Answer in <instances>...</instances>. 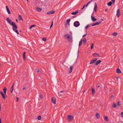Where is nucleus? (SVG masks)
<instances>
[{
    "mask_svg": "<svg viewBox=\"0 0 123 123\" xmlns=\"http://www.w3.org/2000/svg\"><path fill=\"white\" fill-rule=\"evenodd\" d=\"M93 56L94 57H99V54L98 53H94L93 55Z\"/></svg>",
    "mask_w": 123,
    "mask_h": 123,
    "instance_id": "obj_18",
    "label": "nucleus"
},
{
    "mask_svg": "<svg viewBox=\"0 0 123 123\" xmlns=\"http://www.w3.org/2000/svg\"><path fill=\"white\" fill-rule=\"evenodd\" d=\"M68 119L69 121H72L73 119V117L71 115H68L67 116Z\"/></svg>",
    "mask_w": 123,
    "mask_h": 123,
    "instance_id": "obj_5",
    "label": "nucleus"
},
{
    "mask_svg": "<svg viewBox=\"0 0 123 123\" xmlns=\"http://www.w3.org/2000/svg\"><path fill=\"white\" fill-rule=\"evenodd\" d=\"M0 93L2 95V97L4 99H5V97L3 92H2L1 91L0 92Z\"/></svg>",
    "mask_w": 123,
    "mask_h": 123,
    "instance_id": "obj_19",
    "label": "nucleus"
},
{
    "mask_svg": "<svg viewBox=\"0 0 123 123\" xmlns=\"http://www.w3.org/2000/svg\"><path fill=\"white\" fill-rule=\"evenodd\" d=\"M13 27L12 28V29L13 31L15 32L16 33H17L18 31V30L16 29L17 28V26L15 24L14 25H13Z\"/></svg>",
    "mask_w": 123,
    "mask_h": 123,
    "instance_id": "obj_3",
    "label": "nucleus"
},
{
    "mask_svg": "<svg viewBox=\"0 0 123 123\" xmlns=\"http://www.w3.org/2000/svg\"><path fill=\"white\" fill-rule=\"evenodd\" d=\"M116 71H117V73H118V74L121 73V70L118 68L117 69Z\"/></svg>",
    "mask_w": 123,
    "mask_h": 123,
    "instance_id": "obj_24",
    "label": "nucleus"
},
{
    "mask_svg": "<svg viewBox=\"0 0 123 123\" xmlns=\"http://www.w3.org/2000/svg\"><path fill=\"white\" fill-rule=\"evenodd\" d=\"M37 119L38 120H40L41 119V116H39L37 118Z\"/></svg>",
    "mask_w": 123,
    "mask_h": 123,
    "instance_id": "obj_35",
    "label": "nucleus"
},
{
    "mask_svg": "<svg viewBox=\"0 0 123 123\" xmlns=\"http://www.w3.org/2000/svg\"><path fill=\"white\" fill-rule=\"evenodd\" d=\"M83 42L84 43V44H85L86 42V39L85 38H84L83 40Z\"/></svg>",
    "mask_w": 123,
    "mask_h": 123,
    "instance_id": "obj_29",
    "label": "nucleus"
},
{
    "mask_svg": "<svg viewBox=\"0 0 123 123\" xmlns=\"http://www.w3.org/2000/svg\"><path fill=\"white\" fill-rule=\"evenodd\" d=\"M97 59V58H94L92 60L90 63V64H91L94 63Z\"/></svg>",
    "mask_w": 123,
    "mask_h": 123,
    "instance_id": "obj_6",
    "label": "nucleus"
},
{
    "mask_svg": "<svg viewBox=\"0 0 123 123\" xmlns=\"http://www.w3.org/2000/svg\"><path fill=\"white\" fill-rule=\"evenodd\" d=\"M112 35L113 36L115 37L117 35V33L116 32H114L112 34Z\"/></svg>",
    "mask_w": 123,
    "mask_h": 123,
    "instance_id": "obj_31",
    "label": "nucleus"
},
{
    "mask_svg": "<svg viewBox=\"0 0 123 123\" xmlns=\"http://www.w3.org/2000/svg\"><path fill=\"white\" fill-rule=\"evenodd\" d=\"M111 1H112V2L111 1L107 3V5L108 6H111V5L112 3H114L115 2V0H111Z\"/></svg>",
    "mask_w": 123,
    "mask_h": 123,
    "instance_id": "obj_7",
    "label": "nucleus"
},
{
    "mask_svg": "<svg viewBox=\"0 0 123 123\" xmlns=\"http://www.w3.org/2000/svg\"><path fill=\"white\" fill-rule=\"evenodd\" d=\"M18 19L22 21L23 19H22V18L21 17V16L20 15H19L18 16Z\"/></svg>",
    "mask_w": 123,
    "mask_h": 123,
    "instance_id": "obj_25",
    "label": "nucleus"
},
{
    "mask_svg": "<svg viewBox=\"0 0 123 123\" xmlns=\"http://www.w3.org/2000/svg\"><path fill=\"white\" fill-rule=\"evenodd\" d=\"M82 39H81L80 40V42H79V47L81 45V44H82Z\"/></svg>",
    "mask_w": 123,
    "mask_h": 123,
    "instance_id": "obj_28",
    "label": "nucleus"
},
{
    "mask_svg": "<svg viewBox=\"0 0 123 123\" xmlns=\"http://www.w3.org/2000/svg\"><path fill=\"white\" fill-rule=\"evenodd\" d=\"M117 13L116 14V15L117 17L118 18L119 16H120V9H118L117 11Z\"/></svg>",
    "mask_w": 123,
    "mask_h": 123,
    "instance_id": "obj_9",
    "label": "nucleus"
},
{
    "mask_svg": "<svg viewBox=\"0 0 123 123\" xmlns=\"http://www.w3.org/2000/svg\"><path fill=\"white\" fill-rule=\"evenodd\" d=\"M114 97V96H113V95H112L111 96V98H113V97Z\"/></svg>",
    "mask_w": 123,
    "mask_h": 123,
    "instance_id": "obj_50",
    "label": "nucleus"
},
{
    "mask_svg": "<svg viewBox=\"0 0 123 123\" xmlns=\"http://www.w3.org/2000/svg\"><path fill=\"white\" fill-rule=\"evenodd\" d=\"M16 33L18 35H19V33L18 31V32H17Z\"/></svg>",
    "mask_w": 123,
    "mask_h": 123,
    "instance_id": "obj_52",
    "label": "nucleus"
},
{
    "mask_svg": "<svg viewBox=\"0 0 123 123\" xmlns=\"http://www.w3.org/2000/svg\"><path fill=\"white\" fill-rule=\"evenodd\" d=\"M107 11V9H105V11Z\"/></svg>",
    "mask_w": 123,
    "mask_h": 123,
    "instance_id": "obj_53",
    "label": "nucleus"
},
{
    "mask_svg": "<svg viewBox=\"0 0 123 123\" xmlns=\"http://www.w3.org/2000/svg\"><path fill=\"white\" fill-rule=\"evenodd\" d=\"M27 0V1L28 2V0Z\"/></svg>",
    "mask_w": 123,
    "mask_h": 123,
    "instance_id": "obj_56",
    "label": "nucleus"
},
{
    "mask_svg": "<svg viewBox=\"0 0 123 123\" xmlns=\"http://www.w3.org/2000/svg\"><path fill=\"white\" fill-rule=\"evenodd\" d=\"M64 37H66L67 38L68 40L69 41L72 42L73 41L72 40V34H66L64 36Z\"/></svg>",
    "mask_w": 123,
    "mask_h": 123,
    "instance_id": "obj_1",
    "label": "nucleus"
},
{
    "mask_svg": "<svg viewBox=\"0 0 123 123\" xmlns=\"http://www.w3.org/2000/svg\"><path fill=\"white\" fill-rule=\"evenodd\" d=\"M112 107L114 108H116L117 106L116 104L113 103L112 105Z\"/></svg>",
    "mask_w": 123,
    "mask_h": 123,
    "instance_id": "obj_32",
    "label": "nucleus"
},
{
    "mask_svg": "<svg viewBox=\"0 0 123 123\" xmlns=\"http://www.w3.org/2000/svg\"><path fill=\"white\" fill-rule=\"evenodd\" d=\"M85 6H86V5H85L83 6V7L81 9H82V10L83 9H84V8H85Z\"/></svg>",
    "mask_w": 123,
    "mask_h": 123,
    "instance_id": "obj_43",
    "label": "nucleus"
},
{
    "mask_svg": "<svg viewBox=\"0 0 123 123\" xmlns=\"http://www.w3.org/2000/svg\"><path fill=\"white\" fill-rule=\"evenodd\" d=\"M80 25V23L78 21H76L74 23V25L76 27H78Z\"/></svg>",
    "mask_w": 123,
    "mask_h": 123,
    "instance_id": "obj_4",
    "label": "nucleus"
},
{
    "mask_svg": "<svg viewBox=\"0 0 123 123\" xmlns=\"http://www.w3.org/2000/svg\"><path fill=\"white\" fill-rule=\"evenodd\" d=\"M101 22V21L96 22L94 23L92 25V26L97 25L100 24Z\"/></svg>",
    "mask_w": 123,
    "mask_h": 123,
    "instance_id": "obj_10",
    "label": "nucleus"
},
{
    "mask_svg": "<svg viewBox=\"0 0 123 123\" xmlns=\"http://www.w3.org/2000/svg\"><path fill=\"white\" fill-rule=\"evenodd\" d=\"M51 101L54 104H55L56 99L55 97H53L51 98Z\"/></svg>",
    "mask_w": 123,
    "mask_h": 123,
    "instance_id": "obj_8",
    "label": "nucleus"
},
{
    "mask_svg": "<svg viewBox=\"0 0 123 123\" xmlns=\"http://www.w3.org/2000/svg\"><path fill=\"white\" fill-rule=\"evenodd\" d=\"M86 35V34H84V35H83V37H85V36Z\"/></svg>",
    "mask_w": 123,
    "mask_h": 123,
    "instance_id": "obj_46",
    "label": "nucleus"
},
{
    "mask_svg": "<svg viewBox=\"0 0 123 123\" xmlns=\"http://www.w3.org/2000/svg\"><path fill=\"white\" fill-rule=\"evenodd\" d=\"M36 10L37 11L40 12L42 10V9L41 8H40L39 7H37L36 8Z\"/></svg>",
    "mask_w": 123,
    "mask_h": 123,
    "instance_id": "obj_26",
    "label": "nucleus"
},
{
    "mask_svg": "<svg viewBox=\"0 0 123 123\" xmlns=\"http://www.w3.org/2000/svg\"><path fill=\"white\" fill-rule=\"evenodd\" d=\"M6 7L8 13L9 14H11V12L10 11L8 6H6Z\"/></svg>",
    "mask_w": 123,
    "mask_h": 123,
    "instance_id": "obj_12",
    "label": "nucleus"
},
{
    "mask_svg": "<svg viewBox=\"0 0 123 123\" xmlns=\"http://www.w3.org/2000/svg\"><path fill=\"white\" fill-rule=\"evenodd\" d=\"M16 22H18V21L17 20V19H16Z\"/></svg>",
    "mask_w": 123,
    "mask_h": 123,
    "instance_id": "obj_54",
    "label": "nucleus"
},
{
    "mask_svg": "<svg viewBox=\"0 0 123 123\" xmlns=\"http://www.w3.org/2000/svg\"><path fill=\"white\" fill-rule=\"evenodd\" d=\"M91 19L92 20L93 22L97 20L95 18L93 17L92 16H91Z\"/></svg>",
    "mask_w": 123,
    "mask_h": 123,
    "instance_id": "obj_22",
    "label": "nucleus"
},
{
    "mask_svg": "<svg viewBox=\"0 0 123 123\" xmlns=\"http://www.w3.org/2000/svg\"><path fill=\"white\" fill-rule=\"evenodd\" d=\"M89 4H88L87 3L86 5L85 6L86 7H87L88 6Z\"/></svg>",
    "mask_w": 123,
    "mask_h": 123,
    "instance_id": "obj_45",
    "label": "nucleus"
},
{
    "mask_svg": "<svg viewBox=\"0 0 123 123\" xmlns=\"http://www.w3.org/2000/svg\"><path fill=\"white\" fill-rule=\"evenodd\" d=\"M105 120L107 121H109V119L107 117H105Z\"/></svg>",
    "mask_w": 123,
    "mask_h": 123,
    "instance_id": "obj_33",
    "label": "nucleus"
},
{
    "mask_svg": "<svg viewBox=\"0 0 123 123\" xmlns=\"http://www.w3.org/2000/svg\"><path fill=\"white\" fill-rule=\"evenodd\" d=\"M26 89V88L25 87H23V90H25V89Z\"/></svg>",
    "mask_w": 123,
    "mask_h": 123,
    "instance_id": "obj_48",
    "label": "nucleus"
},
{
    "mask_svg": "<svg viewBox=\"0 0 123 123\" xmlns=\"http://www.w3.org/2000/svg\"><path fill=\"white\" fill-rule=\"evenodd\" d=\"M89 25H87L85 27V29H87V28H88V27H89Z\"/></svg>",
    "mask_w": 123,
    "mask_h": 123,
    "instance_id": "obj_40",
    "label": "nucleus"
},
{
    "mask_svg": "<svg viewBox=\"0 0 123 123\" xmlns=\"http://www.w3.org/2000/svg\"><path fill=\"white\" fill-rule=\"evenodd\" d=\"M6 20L7 22L10 25L12 26L13 25L15 24V22H12L11 20V19H9V18H6Z\"/></svg>",
    "mask_w": 123,
    "mask_h": 123,
    "instance_id": "obj_2",
    "label": "nucleus"
},
{
    "mask_svg": "<svg viewBox=\"0 0 123 123\" xmlns=\"http://www.w3.org/2000/svg\"><path fill=\"white\" fill-rule=\"evenodd\" d=\"M26 53V52H24L23 53V60L24 61L26 59V57L25 56V54Z\"/></svg>",
    "mask_w": 123,
    "mask_h": 123,
    "instance_id": "obj_20",
    "label": "nucleus"
},
{
    "mask_svg": "<svg viewBox=\"0 0 123 123\" xmlns=\"http://www.w3.org/2000/svg\"><path fill=\"white\" fill-rule=\"evenodd\" d=\"M53 21H52V22L50 26V28H51L52 27V26H53Z\"/></svg>",
    "mask_w": 123,
    "mask_h": 123,
    "instance_id": "obj_39",
    "label": "nucleus"
},
{
    "mask_svg": "<svg viewBox=\"0 0 123 123\" xmlns=\"http://www.w3.org/2000/svg\"><path fill=\"white\" fill-rule=\"evenodd\" d=\"M78 10H76L75 11L72 12L71 13V14L73 15H75L77 13H78Z\"/></svg>",
    "mask_w": 123,
    "mask_h": 123,
    "instance_id": "obj_17",
    "label": "nucleus"
},
{
    "mask_svg": "<svg viewBox=\"0 0 123 123\" xmlns=\"http://www.w3.org/2000/svg\"><path fill=\"white\" fill-rule=\"evenodd\" d=\"M64 91H63V90H62L60 92V93H62V92H63Z\"/></svg>",
    "mask_w": 123,
    "mask_h": 123,
    "instance_id": "obj_51",
    "label": "nucleus"
},
{
    "mask_svg": "<svg viewBox=\"0 0 123 123\" xmlns=\"http://www.w3.org/2000/svg\"><path fill=\"white\" fill-rule=\"evenodd\" d=\"M74 68V66H73V65L70 66V71L69 72V73H70L72 72L73 69Z\"/></svg>",
    "mask_w": 123,
    "mask_h": 123,
    "instance_id": "obj_11",
    "label": "nucleus"
},
{
    "mask_svg": "<svg viewBox=\"0 0 123 123\" xmlns=\"http://www.w3.org/2000/svg\"><path fill=\"white\" fill-rule=\"evenodd\" d=\"M42 40L43 41H45L46 40V39L45 38H42Z\"/></svg>",
    "mask_w": 123,
    "mask_h": 123,
    "instance_id": "obj_38",
    "label": "nucleus"
},
{
    "mask_svg": "<svg viewBox=\"0 0 123 123\" xmlns=\"http://www.w3.org/2000/svg\"><path fill=\"white\" fill-rule=\"evenodd\" d=\"M3 90L5 94L6 95L7 90L6 88V87H5L3 89Z\"/></svg>",
    "mask_w": 123,
    "mask_h": 123,
    "instance_id": "obj_21",
    "label": "nucleus"
},
{
    "mask_svg": "<svg viewBox=\"0 0 123 123\" xmlns=\"http://www.w3.org/2000/svg\"><path fill=\"white\" fill-rule=\"evenodd\" d=\"M96 116L97 119H99L100 117V115L98 113H96Z\"/></svg>",
    "mask_w": 123,
    "mask_h": 123,
    "instance_id": "obj_23",
    "label": "nucleus"
},
{
    "mask_svg": "<svg viewBox=\"0 0 123 123\" xmlns=\"http://www.w3.org/2000/svg\"><path fill=\"white\" fill-rule=\"evenodd\" d=\"M55 13L54 11H50L49 12H47V14H53Z\"/></svg>",
    "mask_w": 123,
    "mask_h": 123,
    "instance_id": "obj_13",
    "label": "nucleus"
},
{
    "mask_svg": "<svg viewBox=\"0 0 123 123\" xmlns=\"http://www.w3.org/2000/svg\"><path fill=\"white\" fill-rule=\"evenodd\" d=\"M92 0H91L90 1H89L87 3L89 4L92 2Z\"/></svg>",
    "mask_w": 123,
    "mask_h": 123,
    "instance_id": "obj_42",
    "label": "nucleus"
},
{
    "mask_svg": "<svg viewBox=\"0 0 123 123\" xmlns=\"http://www.w3.org/2000/svg\"><path fill=\"white\" fill-rule=\"evenodd\" d=\"M121 116L122 117H123V112H122L121 113Z\"/></svg>",
    "mask_w": 123,
    "mask_h": 123,
    "instance_id": "obj_44",
    "label": "nucleus"
},
{
    "mask_svg": "<svg viewBox=\"0 0 123 123\" xmlns=\"http://www.w3.org/2000/svg\"><path fill=\"white\" fill-rule=\"evenodd\" d=\"M120 101H118L117 103V105L118 106H120L121 105V104H120Z\"/></svg>",
    "mask_w": 123,
    "mask_h": 123,
    "instance_id": "obj_34",
    "label": "nucleus"
},
{
    "mask_svg": "<svg viewBox=\"0 0 123 123\" xmlns=\"http://www.w3.org/2000/svg\"><path fill=\"white\" fill-rule=\"evenodd\" d=\"M97 5L96 2H95V6L94 8V11L95 12H96V11L97 9Z\"/></svg>",
    "mask_w": 123,
    "mask_h": 123,
    "instance_id": "obj_14",
    "label": "nucleus"
},
{
    "mask_svg": "<svg viewBox=\"0 0 123 123\" xmlns=\"http://www.w3.org/2000/svg\"><path fill=\"white\" fill-rule=\"evenodd\" d=\"M93 43H92L91 44V49H92L93 48Z\"/></svg>",
    "mask_w": 123,
    "mask_h": 123,
    "instance_id": "obj_36",
    "label": "nucleus"
},
{
    "mask_svg": "<svg viewBox=\"0 0 123 123\" xmlns=\"http://www.w3.org/2000/svg\"><path fill=\"white\" fill-rule=\"evenodd\" d=\"M37 72H40V71H39V69H37Z\"/></svg>",
    "mask_w": 123,
    "mask_h": 123,
    "instance_id": "obj_49",
    "label": "nucleus"
},
{
    "mask_svg": "<svg viewBox=\"0 0 123 123\" xmlns=\"http://www.w3.org/2000/svg\"><path fill=\"white\" fill-rule=\"evenodd\" d=\"M92 94L94 95L95 94V90L94 88H92Z\"/></svg>",
    "mask_w": 123,
    "mask_h": 123,
    "instance_id": "obj_27",
    "label": "nucleus"
},
{
    "mask_svg": "<svg viewBox=\"0 0 123 123\" xmlns=\"http://www.w3.org/2000/svg\"><path fill=\"white\" fill-rule=\"evenodd\" d=\"M13 85L14 84H13L10 89V91L11 93H12L13 91Z\"/></svg>",
    "mask_w": 123,
    "mask_h": 123,
    "instance_id": "obj_16",
    "label": "nucleus"
},
{
    "mask_svg": "<svg viewBox=\"0 0 123 123\" xmlns=\"http://www.w3.org/2000/svg\"><path fill=\"white\" fill-rule=\"evenodd\" d=\"M35 26V25H32L29 28L30 29H31L33 27H34Z\"/></svg>",
    "mask_w": 123,
    "mask_h": 123,
    "instance_id": "obj_37",
    "label": "nucleus"
},
{
    "mask_svg": "<svg viewBox=\"0 0 123 123\" xmlns=\"http://www.w3.org/2000/svg\"><path fill=\"white\" fill-rule=\"evenodd\" d=\"M101 62V61L100 60H98L97 61L95 64L94 65H97L99 64Z\"/></svg>",
    "mask_w": 123,
    "mask_h": 123,
    "instance_id": "obj_15",
    "label": "nucleus"
},
{
    "mask_svg": "<svg viewBox=\"0 0 123 123\" xmlns=\"http://www.w3.org/2000/svg\"><path fill=\"white\" fill-rule=\"evenodd\" d=\"M98 87H100V86H98Z\"/></svg>",
    "mask_w": 123,
    "mask_h": 123,
    "instance_id": "obj_55",
    "label": "nucleus"
},
{
    "mask_svg": "<svg viewBox=\"0 0 123 123\" xmlns=\"http://www.w3.org/2000/svg\"><path fill=\"white\" fill-rule=\"evenodd\" d=\"M16 99H17V101H18V100L19 98L18 97H17L16 98Z\"/></svg>",
    "mask_w": 123,
    "mask_h": 123,
    "instance_id": "obj_47",
    "label": "nucleus"
},
{
    "mask_svg": "<svg viewBox=\"0 0 123 123\" xmlns=\"http://www.w3.org/2000/svg\"><path fill=\"white\" fill-rule=\"evenodd\" d=\"M43 96L42 94H40V98H43Z\"/></svg>",
    "mask_w": 123,
    "mask_h": 123,
    "instance_id": "obj_41",
    "label": "nucleus"
},
{
    "mask_svg": "<svg viewBox=\"0 0 123 123\" xmlns=\"http://www.w3.org/2000/svg\"><path fill=\"white\" fill-rule=\"evenodd\" d=\"M70 21V19H68L66 21L67 23L69 25H70V23L69 22Z\"/></svg>",
    "mask_w": 123,
    "mask_h": 123,
    "instance_id": "obj_30",
    "label": "nucleus"
}]
</instances>
